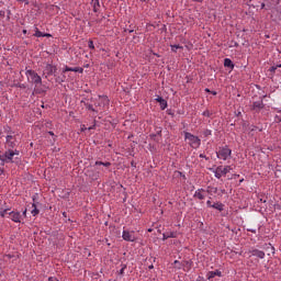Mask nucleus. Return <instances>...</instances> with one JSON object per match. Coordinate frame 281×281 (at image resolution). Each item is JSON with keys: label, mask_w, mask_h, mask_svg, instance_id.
Segmentation results:
<instances>
[{"label": "nucleus", "mask_w": 281, "mask_h": 281, "mask_svg": "<svg viewBox=\"0 0 281 281\" xmlns=\"http://www.w3.org/2000/svg\"><path fill=\"white\" fill-rule=\"evenodd\" d=\"M26 77H27V81L31 82V85H34V91L36 93H43V90H41L38 87H41V85H43V78H41V76H38V72H35L32 69L26 70Z\"/></svg>", "instance_id": "1"}, {"label": "nucleus", "mask_w": 281, "mask_h": 281, "mask_svg": "<svg viewBox=\"0 0 281 281\" xmlns=\"http://www.w3.org/2000/svg\"><path fill=\"white\" fill-rule=\"evenodd\" d=\"M184 142L190 146V148H200L201 138L190 132H184Z\"/></svg>", "instance_id": "2"}, {"label": "nucleus", "mask_w": 281, "mask_h": 281, "mask_svg": "<svg viewBox=\"0 0 281 281\" xmlns=\"http://www.w3.org/2000/svg\"><path fill=\"white\" fill-rule=\"evenodd\" d=\"M0 161L2 164H14V149H8L3 154L0 151Z\"/></svg>", "instance_id": "3"}, {"label": "nucleus", "mask_w": 281, "mask_h": 281, "mask_svg": "<svg viewBox=\"0 0 281 281\" xmlns=\"http://www.w3.org/2000/svg\"><path fill=\"white\" fill-rule=\"evenodd\" d=\"M217 159H223V161H227L229 157H232V149L228 146L220 147L218 151H216Z\"/></svg>", "instance_id": "4"}, {"label": "nucleus", "mask_w": 281, "mask_h": 281, "mask_svg": "<svg viewBox=\"0 0 281 281\" xmlns=\"http://www.w3.org/2000/svg\"><path fill=\"white\" fill-rule=\"evenodd\" d=\"M16 144H19V140H16V134L5 136V148L14 149L16 148Z\"/></svg>", "instance_id": "5"}, {"label": "nucleus", "mask_w": 281, "mask_h": 281, "mask_svg": "<svg viewBox=\"0 0 281 281\" xmlns=\"http://www.w3.org/2000/svg\"><path fill=\"white\" fill-rule=\"evenodd\" d=\"M232 170V166H218L217 168H215L214 170V175L216 177V179H221V177H225V175H227V172H229Z\"/></svg>", "instance_id": "6"}, {"label": "nucleus", "mask_w": 281, "mask_h": 281, "mask_svg": "<svg viewBox=\"0 0 281 281\" xmlns=\"http://www.w3.org/2000/svg\"><path fill=\"white\" fill-rule=\"evenodd\" d=\"M58 68L52 64H47L44 68V76L47 78L48 76H56Z\"/></svg>", "instance_id": "7"}, {"label": "nucleus", "mask_w": 281, "mask_h": 281, "mask_svg": "<svg viewBox=\"0 0 281 281\" xmlns=\"http://www.w3.org/2000/svg\"><path fill=\"white\" fill-rule=\"evenodd\" d=\"M123 240H126V243H135L137 240V237H135L134 231H123L122 235Z\"/></svg>", "instance_id": "8"}, {"label": "nucleus", "mask_w": 281, "mask_h": 281, "mask_svg": "<svg viewBox=\"0 0 281 281\" xmlns=\"http://www.w3.org/2000/svg\"><path fill=\"white\" fill-rule=\"evenodd\" d=\"M109 102H110L109 97H106V95H99L98 101L94 102V106L95 108H98V106L99 108L109 106Z\"/></svg>", "instance_id": "9"}, {"label": "nucleus", "mask_w": 281, "mask_h": 281, "mask_svg": "<svg viewBox=\"0 0 281 281\" xmlns=\"http://www.w3.org/2000/svg\"><path fill=\"white\" fill-rule=\"evenodd\" d=\"M9 217L13 221V223H21L23 221V215L19 211L9 212Z\"/></svg>", "instance_id": "10"}, {"label": "nucleus", "mask_w": 281, "mask_h": 281, "mask_svg": "<svg viewBox=\"0 0 281 281\" xmlns=\"http://www.w3.org/2000/svg\"><path fill=\"white\" fill-rule=\"evenodd\" d=\"M81 102H82L83 106L87 109V111H92L93 113H98V110H95V109L93 108V103H91V102H93V98H91V99H85V100L81 101Z\"/></svg>", "instance_id": "11"}, {"label": "nucleus", "mask_w": 281, "mask_h": 281, "mask_svg": "<svg viewBox=\"0 0 281 281\" xmlns=\"http://www.w3.org/2000/svg\"><path fill=\"white\" fill-rule=\"evenodd\" d=\"M262 109H265V102L262 100L255 101L252 103L251 110L255 111L256 113H260V111H262Z\"/></svg>", "instance_id": "12"}, {"label": "nucleus", "mask_w": 281, "mask_h": 281, "mask_svg": "<svg viewBox=\"0 0 281 281\" xmlns=\"http://www.w3.org/2000/svg\"><path fill=\"white\" fill-rule=\"evenodd\" d=\"M204 192L205 189H198L193 194V199H199V201H203L205 199V194H203Z\"/></svg>", "instance_id": "13"}, {"label": "nucleus", "mask_w": 281, "mask_h": 281, "mask_svg": "<svg viewBox=\"0 0 281 281\" xmlns=\"http://www.w3.org/2000/svg\"><path fill=\"white\" fill-rule=\"evenodd\" d=\"M34 36H36V38H43V37H46V38H49V36H52V34L49 33H43L38 30V27H35V34Z\"/></svg>", "instance_id": "14"}, {"label": "nucleus", "mask_w": 281, "mask_h": 281, "mask_svg": "<svg viewBox=\"0 0 281 281\" xmlns=\"http://www.w3.org/2000/svg\"><path fill=\"white\" fill-rule=\"evenodd\" d=\"M156 102H159L161 111H166V109L168 108V101H166V100H165L164 98H161V97H158V98L156 99Z\"/></svg>", "instance_id": "15"}, {"label": "nucleus", "mask_w": 281, "mask_h": 281, "mask_svg": "<svg viewBox=\"0 0 281 281\" xmlns=\"http://www.w3.org/2000/svg\"><path fill=\"white\" fill-rule=\"evenodd\" d=\"M206 276H207V280H212L213 278H216V276L221 278L223 273L220 270H215V271L207 272Z\"/></svg>", "instance_id": "16"}, {"label": "nucleus", "mask_w": 281, "mask_h": 281, "mask_svg": "<svg viewBox=\"0 0 281 281\" xmlns=\"http://www.w3.org/2000/svg\"><path fill=\"white\" fill-rule=\"evenodd\" d=\"M251 256H256L257 258H265V251L259 249H252L250 250Z\"/></svg>", "instance_id": "17"}, {"label": "nucleus", "mask_w": 281, "mask_h": 281, "mask_svg": "<svg viewBox=\"0 0 281 281\" xmlns=\"http://www.w3.org/2000/svg\"><path fill=\"white\" fill-rule=\"evenodd\" d=\"M182 269L183 271H190L192 269V260L182 261Z\"/></svg>", "instance_id": "18"}, {"label": "nucleus", "mask_w": 281, "mask_h": 281, "mask_svg": "<svg viewBox=\"0 0 281 281\" xmlns=\"http://www.w3.org/2000/svg\"><path fill=\"white\" fill-rule=\"evenodd\" d=\"M100 1H102V0H92L91 1V5L93 8V12H100V8H101Z\"/></svg>", "instance_id": "19"}, {"label": "nucleus", "mask_w": 281, "mask_h": 281, "mask_svg": "<svg viewBox=\"0 0 281 281\" xmlns=\"http://www.w3.org/2000/svg\"><path fill=\"white\" fill-rule=\"evenodd\" d=\"M213 210H218V212H223L225 210V204L221 202H216L212 205Z\"/></svg>", "instance_id": "20"}, {"label": "nucleus", "mask_w": 281, "mask_h": 281, "mask_svg": "<svg viewBox=\"0 0 281 281\" xmlns=\"http://www.w3.org/2000/svg\"><path fill=\"white\" fill-rule=\"evenodd\" d=\"M224 67H228V69H234V61L229 58L224 59Z\"/></svg>", "instance_id": "21"}, {"label": "nucleus", "mask_w": 281, "mask_h": 281, "mask_svg": "<svg viewBox=\"0 0 281 281\" xmlns=\"http://www.w3.org/2000/svg\"><path fill=\"white\" fill-rule=\"evenodd\" d=\"M33 210L31 211L32 216H38L41 214V211L36 209V203L32 204Z\"/></svg>", "instance_id": "22"}, {"label": "nucleus", "mask_w": 281, "mask_h": 281, "mask_svg": "<svg viewBox=\"0 0 281 281\" xmlns=\"http://www.w3.org/2000/svg\"><path fill=\"white\" fill-rule=\"evenodd\" d=\"M94 166H104L105 168H111V162L110 161H106V162H102L100 160H97L94 162Z\"/></svg>", "instance_id": "23"}, {"label": "nucleus", "mask_w": 281, "mask_h": 281, "mask_svg": "<svg viewBox=\"0 0 281 281\" xmlns=\"http://www.w3.org/2000/svg\"><path fill=\"white\" fill-rule=\"evenodd\" d=\"M7 215L10 216V209H4L0 211L1 218H5Z\"/></svg>", "instance_id": "24"}, {"label": "nucleus", "mask_w": 281, "mask_h": 281, "mask_svg": "<svg viewBox=\"0 0 281 281\" xmlns=\"http://www.w3.org/2000/svg\"><path fill=\"white\" fill-rule=\"evenodd\" d=\"M168 238H177L179 233L177 232H166Z\"/></svg>", "instance_id": "25"}, {"label": "nucleus", "mask_w": 281, "mask_h": 281, "mask_svg": "<svg viewBox=\"0 0 281 281\" xmlns=\"http://www.w3.org/2000/svg\"><path fill=\"white\" fill-rule=\"evenodd\" d=\"M207 194H216L218 192V188H212V187H207V190H206Z\"/></svg>", "instance_id": "26"}, {"label": "nucleus", "mask_w": 281, "mask_h": 281, "mask_svg": "<svg viewBox=\"0 0 281 281\" xmlns=\"http://www.w3.org/2000/svg\"><path fill=\"white\" fill-rule=\"evenodd\" d=\"M4 133H7V135H15L14 132L12 131V127L10 126L4 127Z\"/></svg>", "instance_id": "27"}, {"label": "nucleus", "mask_w": 281, "mask_h": 281, "mask_svg": "<svg viewBox=\"0 0 281 281\" xmlns=\"http://www.w3.org/2000/svg\"><path fill=\"white\" fill-rule=\"evenodd\" d=\"M173 267H175L176 269H182V262H180L179 260H175V261H173Z\"/></svg>", "instance_id": "28"}, {"label": "nucleus", "mask_w": 281, "mask_h": 281, "mask_svg": "<svg viewBox=\"0 0 281 281\" xmlns=\"http://www.w3.org/2000/svg\"><path fill=\"white\" fill-rule=\"evenodd\" d=\"M177 49H183V46H181V45H171V52L177 53Z\"/></svg>", "instance_id": "29"}, {"label": "nucleus", "mask_w": 281, "mask_h": 281, "mask_svg": "<svg viewBox=\"0 0 281 281\" xmlns=\"http://www.w3.org/2000/svg\"><path fill=\"white\" fill-rule=\"evenodd\" d=\"M202 135H203V137H210V135H212V130H204L202 132Z\"/></svg>", "instance_id": "30"}, {"label": "nucleus", "mask_w": 281, "mask_h": 281, "mask_svg": "<svg viewBox=\"0 0 281 281\" xmlns=\"http://www.w3.org/2000/svg\"><path fill=\"white\" fill-rule=\"evenodd\" d=\"M72 71H75V74H82V72L85 71V69L81 68V67H75V68L72 69Z\"/></svg>", "instance_id": "31"}, {"label": "nucleus", "mask_w": 281, "mask_h": 281, "mask_svg": "<svg viewBox=\"0 0 281 281\" xmlns=\"http://www.w3.org/2000/svg\"><path fill=\"white\" fill-rule=\"evenodd\" d=\"M278 67H281V65L270 67L269 71H270L271 74H276Z\"/></svg>", "instance_id": "32"}, {"label": "nucleus", "mask_w": 281, "mask_h": 281, "mask_svg": "<svg viewBox=\"0 0 281 281\" xmlns=\"http://www.w3.org/2000/svg\"><path fill=\"white\" fill-rule=\"evenodd\" d=\"M203 115H204V117H212V113L210 112V110H205L203 112Z\"/></svg>", "instance_id": "33"}, {"label": "nucleus", "mask_w": 281, "mask_h": 281, "mask_svg": "<svg viewBox=\"0 0 281 281\" xmlns=\"http://www.w3.org/2000/svg\"><path fill=\"white\" fill-rule=\"evenodd\" d=\"M88 47L89 49H95V45H93V42L91 40L88 42Z\"/></svg>", "instance_id": "34"}, {"label": "nucleus", "mask_w": 281, "mask_h": 281, "mask_svg": "<svg viewBox=\"0 0 281 281\" xmlns=\"http://www.w3.org/2000/svg\"><path fill=\"white\" fill-rule=\"evenodd\" d=\"M276 122H281V111L276 115Z\"/></svg>", "instance_id": "35"}, {"label": "nucleus", "mask_w": 281, "mask_h": 281, "mask_svg": "<svg viewBox=\"0 0 281 281\" xmlns=\"http://www.w3.org/2000/svg\"><path fill=\"white\" fill-rule=\"evenodd\" d=\"M56 82H58V85L65 82V79L60 78V77H56Z\"/></svg>", "instance_id": "36"}, {"label": "nucleus", "mask_w": 281, "mask_h": 281, "mask_svg": "<svg viewBox=\"0 0 281 281\" xmlns=\"http://www.w3.org/2000/svg\"><path fill=\"white\" fill-rule=\"evenodd\" d=\"M200 158L210 161V157L205 156L204 154H200Z\"/></svg>", "instance_id": "37"}, {"label": "nucleus", "mask_w": 281, "mask_h": 281, "mask_svg": "<svg viewBox=\"0 0 281 281\" xmlns=\"http://www.w3.org/2000/svg\"><path fill=\"white\" fill-rule=\"evenodd\" d=\"M66 71H74V68L66 66L64 69V74H66Z\"/></svg>", "instance_id": "38"}, {"label": "nucleus", "mask_w": 281, "mask_h": 281, "mask_svg": "<svg viewBox=\"0 0 281 281\" xmlns=\"http://www.w3.org/2000/svg\"><path fill=\"white\" fill-rule=\"evenodd\" d=\"M0 16H1V19H4L5 18V11L0 10Z\"/></svg>", "instance_id": "39"}, {"label": "nucleus", "mask_w": 281, "mask_h": 281, "mask_svg": "<svg viewBox=\"0 0 281 281\" xmlns=\"http://www.w3.org/2000/svg\"><path fill=\"white\" fill-rule=\"evenodd\" d=\"M22 216H24V218L27 217V209H25V210L22 212Z\"/></svg>", "instance_id": "40"}, {"label": "nucleus", "mask_w": 281, "mask_h": 281, "mask_svg": "<svg viewBox=\"0 0 281 281\" xmlns=\"http://www.w3.org/2000/svg\"><path fill=\"white\" fill-rule=\"evenodd\" d=\"M168 238H169V237H168V234H167V233H164V234H162V240H168Z\"/></svg>", "instance_id": "41"}, {"label": "nucleus", "mask_w": 281, "mask_h": 281, "mask_svg": "<svg viewBox=\"0 0 281 281\" xmlns=\"http://www.w3.org/2000/svg\"><path fill=\"white\" fill-rule=\"evenodd\" d=\"M124 269H126V266H123V268L120 270V276H124Z\"/></svg>", "instance_id": "42"}, {"label": "nucleus", "mask_w": 281, "mask_h": 281, "mask_svg": "<svg viewBox=\"0 0 281 281\" xmlns=\"http://www.w3.org/2000/svg\"><path fill=\"white\" fill-rule=\"evenodd\" d=\"M47 281H58V278H56V277H49Z\"/></svg>", "instance_id": "43"}, {"label": "nucleus", "mask_w": 281, "mask_h": 281, "mask_svg": "<svg viewBox=\"0 0 281 281\" xmlns=\"http://www.w3.org/2000/svg\"><path fill=\"white\" fill-rule=\"evenodd\" d=\"M88 131H95V123L92 126L88 127Z\"/></svg>", "instance_id": "44"}, {"label": "nucleus", "mask_w": 281, "mask_h": 281, "mask_svg": "<svg viewBox=\"0 0 281 281\" xmlns=\"http://www.w3.org/2000/svg\"><path fill=\"white\" fill-rule=\"evenodd\" d=\"M206 205H207V207H212L214 204H212V201H206Z\"/></svg>", "instance_id": "45"}, {"label": "nucleus", "mask_w": 281, "mask_h": 281, "mask_svg": "<svg viewBox=\"0 0 281 281\" xmlns=\"http://www.w3.org/2000/svg\"><path fill=\"white\" fill-rule=\"evenodd\" d=\"M85 131H87V126H86V125H82V126H81V132L85 133Z\"/></svg>", "instance_id": "46"}, {"label": "nucleus", "mask_w": 281, "mask_h": 281, "mask_svg": "<svg viewBox=\"0 0 281 281\" xmlns=\"http://www.w3.org/2000/svg\"><path fill=\"white\" fill-rule=\"evenodd\" d=\"M14 155H19V150L18 149H13V157Z\"/></svg>", "instance_id": "47"}, {"label": "nucleus", "mask_w": 281, "mask_h": 281, "mask_svg": "<svg viewBox=\"0 0 281 281\" xmlns=\"http://www.w3.org/2000/svg\"><path fill=\"white\" fill-rule=\"evenodd\" d=\"M247 232H251L252 234H256V229L248 228Z\"/></svg>", "instance_id": "48"}, {"label": "nucleus", "mask_w": 281, "mask_h": 281, "mask_svg": "<svg viewBox=\"0 0 281 281\" xmlns=\"http://www.w3.org/2000/svg\"><path fill=\"white\" fill-rule=\"evenodd\" d=\"M192 1H196L198 3H203V0H192Z\"/></svg>", "instance_id": "49"}, {"label": "nucleus", "mask_w": 281, "mask_h": 281, "mask_svg": "<svg viewBox=\"0 0 281 281\" xmlns=\"http://www.w3.org/2000/svg\"><path fill=\"white\" fill-rule=\"evenodd\" d=\"M205 92H206V93H212V91H210L209 88L205 89Z\"/></svg>", "instance_id": "50"}, {"label": "nucleus", "mask_w": 281, "mask_h": 281, "mask_svg": "<svg viewBox=\"0 0 281 281\" xmlns=\"http://www.w3.org/2000/svg\"><path fill=\"white\" fill-rule=\"evenodd\" d=\"M265 2L263 3H261V10H265Z\"/></svg>", "instance_id": "51"}, {"label": "nucleus", "mask_w": 281, "mask_h": 281, "mask_svg": "<svg viewBox=\"0 0 281 281\" xmlns=\"http://www.w3.org/2000/svg\"><path fill=\"white\" fill-rule=\"evenodd\" d=\"M33 203H36V195L33 196Z\"/></svg>", "instance_id": "52"}, {"label": "nucleus", "mask_w": 281, "mask_h": 281, "mask_svg": "<svg viewBox=\"0 0 281 281\" xmlns=\"http://www.w3.org/2000/svg\"><path fill=\"white\" fill-rule=\"evenodd\" d=\"M20 88L21 89H25V85H20Z\"/></svg>", "instance_id": "53"}, {"label": "nucleus", "mask_w": 281, "mask_h": 281, "mask_svg": "<svg viewBox=\"0 0 281 281\" xmlns=\"http://www.w3.org/2000/svg\"><path fill=\"white\" fill-rule=\"evenodd\" d=\"M256 128H258L257 126H252V128L250 131H256Z\"/></svg>", "instance_id": "54"}, {"label": "nucleus", "mask_w": 281, "mask_h": 281, "mask_svg": "<svg viewBox=\"0 0 281 281\" xmlns=\"http://www.w3.org/2000/svg\"><path fill=\"white\" fill-rule=\"evenodd\" d=\"M22 32H23V34H27V30H23Z\"/></svg>", "instance_id": "55"}, {"label": "nucleus", "mask_w": 281, "mask_h": 281, "mask_svg": "<svg viewBox=\"0 0 281 281\" xmlns=\"http://www.w3.org/2000/svg\"><path fill=\"white\" fill-rule=\"evenodd\" d=\"M211 93H212V95H216V91H212Z\"/></svg>", "instance_id": "56"}, {"label": "nucleus", "mask_w": 281, "mask_h": 281, "mask_svg": "<svg viewBox=\"0 0 281 281\" xmlns=\"http://www.w3.org/2000/svg\"><path fill=\"white\" fill-rule=\"evenodd\" d=\"M0 175H3V169L2 168H0Z\"/></svg>", "instance_id": "57"}, {"label": "nucleus", "mask_w": 281, "mask_h": 281, "mask_svg": "<svg viewBox=\"0 0 281 281\" xmlns=\"http://www.w3.org/2000/svg\"><path fill=\"white\" fill-rule=\"evenodd\" d=\"M133 32H134L133 30H130V31H128V34H133Z\"/></svg>", "instance_id": "58"}, {"label": "nucleus", "mask_w": 281, "mask_h": 281, "mask_svg": "<svg viewBox=\"0 0 281 281\" xmlns=\"http://www.w3.org/2000/svg\"><path fill=\"white\" fill-rule=\"evenodd\" d=\"M154 56H157V57L159 58V55H158V54H155V53H154Z\"/></svg>", "instance_id": "59"}, {"label": "nucleus", "mask_w": 281, "mask_h": 281, "mask_svg": "<svg viewBox=\"0 0 281 281\" xmlns=\"http://www.w3.org/2000/svg\"><path fill=\"white\" fill-rule=\"evenodd\" d=\"M49 133V135H54V132H48Z\"/></svg>", "instance_id": "60"}, {"label": "nucleus", "mask_w": 281, "mask_h": 281, "mask_svg": "<svg viewBox=\"0 0 281 281\" xmlns=\"http://www.w3.org/2000/svg\"><path fill=\"white\" fill-rule=\"evenodd\" d=\"M149 269H154V266H149Z\"/></svg>", "instance_id": "61"}, {"label": "nucleus", "mask_w": 281, "mask_h": 281, "mask_svg": "<svg viewBox=\"0 0 281 281\" xmlns=\"http://www.w3.org/2000/svg\"><path fill=\"white\" fill-rule=\"evenodd\" d=\"M18 1H26V0H18Z\"/></svg>", "instance_id": "62"}]
</instances>
